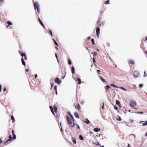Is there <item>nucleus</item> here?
<instances>
[{"instance_id": "b1692460", "label": "nucleus", "mask_w": 147, "mask_h": 147, "mask_svg": "<svg viewBox=\"0 0 147 147\" xmlns=\"http://www.w3.org/2000/svg\"><path fill=\"white\" fill-rule=\"evenodd\" d=\"M116 119L119 121H121V119L119 116H118V117Z\"/></svg>"}, {"instance_id": "4c0bfd02", "label": "nucleus", "mask_w": 147, "mask_h": 147, "mask_svg": "<svg viewBox=\"0 0 147 147\" xmlns=\"http://www.w3.org/2000/svg\"><path fill=\"white\" fill-rule=\"evenodd\" d=\"M143 84H140L139 85V87L141 88H142L143 87Z\"/></svg>"}, {"instance_id": "c03bdc74", "label": "nucleus", "mask_w": 147, "mask_h": 147, "mask_svg": "<svg viewBox=\"0 0 147 147\" xmlns=\"http://www.w3.org/2000/svg\"><path fill=\"white\" fill-rule=\"evenodd\" d=\"M96 145L98 146H100V144L99 143V142H97V144H96Z\"/></svg>"}, {"instance_id": "72a5a7b5", "label": "nucleus", "mask_w": 147, "mask_h": 147, "mask_svg": "<svg viewBox=\"0 0 147 147\" xmlns=\"http://www.w3.org/2000/svg\"><path fill=\"white\" fill-rule=\"evenodd\" d=\"M13 139L14 140H15L16 138V136L15 134H14L13 135Z\"/></svg>"}, {"instance_id": "a878e982", "label": "nucleus", "mask_w": 147, "mask_h": 147, "mask_svg": "<svg viewBox=\"0 0 147 147\" xmlns=\"http://www.w3.org/2000/svg\"><path fill=\"white\" fill-rule=\"evenodd\" d=\"M142 125L143 126H145V125H147V121H145V122L143 123L142 124Z\"/></svg>"}, {"instance_id": "0eeeda50", "label": "nucleus", "mask_w": 147, "mask_h": 147, "mask_svg": "<svg viewBox=\"0 0 147 147\" xmlns=\"http://www.w3.org/2000/svg\"><path fill=\"white\" fill-rule=\"evenodd\" d=\"M76 81L78 82V84L80 85L81 83V81L80 79L79 78H76Z\"/></svg>"}, {"instance_id": "5fc2aeb1", "label": "nucleus", "mask_w": 147, "mask_h": 147, "mask_svg": "<svg viewBox=\"0 0 147 147\" xmlns=\"http://www.w3.org/2000/svg\"><path fill=\"white\" fill-rule=\"evenodd\" d=\"M12 134V135H13L14 134H14V131L13 130H12L11 131Z\"/></svg>"}, {"instance_id": "09e8293b", "label": "nucleus", "mask_w": 147, "mask_h": 147, "mask_svg": "<svg viewBox=\"0 0 147 147\" xmlns=\"http://www.w3.org/2000/svg\"><path fill=\"white\" fill-rule=\"evenodd\" d=\"M4 1V0H0V4L2 3V2Z\"/></svg>"}, {"instance_id": "338daca9", "label": "nucleus", "mask_w": 147, "mask_h": 147, "mask_svg": "<svg viewBox=\"0 0 147 147\" xmlns=\"http://www.w3.org/2000/svg\"><path fill=\"white\" fill-rule=\"evenodd\" d=\"M2 142V140L0 139V144H1Z\"/></svg>"}, {"instance_id": "49530a36", "label": "nucleus", "mask_w": 147, "mask_h": 147, "mask_svg": "<svg viewBox=\"0 0 147 147\" xmlns=\"http://www.w3.org/2000/svg\"><path fill=\"white\" fill-rule=\"evenodd\" d=\"M93 62L94 63H96V61L95 60V59L94 57L92 58Z\"/></svg>"}, {"instance_id": "69168bd1", "label": "nucleus", "mask_w": 147, "mask_h": 147, "mask_svg": "<svg viewBox=\"0 0 147 147\" xmlns=\"http://www.w3.org/2000/svg\"><path fill=\"white\" fill-rule=\"evenodd\" d=\"M24 59L25 60H27V57L26 56V55H25V56H24Z\"/></svg>"}, {"instance_id": "2f4dec72", "label": "nucleus", "mask_w": 147, "mask_h": 147, "mask_svg": "<svg viewBox=\"0 0 147 147\" xmlns=\"http://www.w3.org/2000/svg\"><path fill=\"white\" fill-rule=\"evenodd\" d=\"M109 0H107L105 2V3L106 4H108L109 3Z\"/></svg>"}, {"instance_id": "f8f14e48", "label": "nucleus", "mask_w": 147, "mask_h": 147, "mask_svg": "<svg viewBox=\"0 0 147 147\" xmlns=\"http://www.w3.org/2000/svg\"><path fill=\"white\" fill-rule=\"evenodd\" d=\"M74 115L76 118H79V115L78 113L77 112H76L74 113Z\"/></svg>"}, {"instance_id": "9b49d317", "label": "nucleus", "mask_w": 147, "mask_h": 147, "mask_svg": "<svg viewBox=\"0 0 147 147\" xmlns=\"http://www.w3.org/2000/svg\"><path fill=\"white\" fill-rule=\"evenodd\" d=\"M100 128L98 127H96L94 129V130L95 132H98L100 131Z\"/></svg>"}, {"instance_id": "aec40b11", "label": "nucleus", "mask_w": 147, "mask_h": 147, "mask_svg": "<svg viewBox=\"0 0 147 147\" xmlns=\"http://www.w3.org/2000/svg\"><path fill=\"white\" fill-rule=\"evenodd\" d=\"M116 104L117 105H119L120 104V101L118 100H116L115 101Z\"/></svg>"}, {"instance_id": "412c9836", "label": "nucleus", "mask_w": 147, "mask_h": 147, "mask_svg": "<svg viewBox=\"0 0 147 147\" xmlns=\"http://www.w3.org/2000/svg\"><path fill=\"white\" fill-rule=\"evenodd\" d=\"M79 138L80 140H84V138L81 135H79Z\"/></svg>"}, {"instance_id": "13d9d810", "label": "nucleus", "mask_w": 147, "mask_h": 147, "mask_svg": "<svg viewBox=\"0 0 147 147\" xmlns=\"http://www.w3.org/2000/svg\"><path fill=\"white\" fill-rule=\"evenodd\" d=\"M133 87L134 88H135L136 87V85H133Z\"/></svg>"}, {"instance_id": "9d476101", "label": "nucleus", "mask_w": 147, "mask_h": 147, "mask_svg": "<svg viewBox=\"0 0 147 147\" xmlns=\"http://www.w3.org/2000/svg\"><path fill=\"white\" fill-rule=\"evenodd\" d=\"M128 62L131 65H133L135 63V62L134 61L130 59L128 60Z\"/></svg>"}, {"instance_id": "774afa93", "label": "nucleus", "mask_w": 147, "mask_h": 147, "mask_svg": "<svg viewBox=\"0 0 147 147\" xmlns=\"http://www.w3.org/2000/svg\"><path fill=\"white\" fill-rule=\"evenodd\" d=\"M145 136H147V132L146 133L145 135Z\"/></svg>"}, {"instance_id": "3c124183", "label": "nucleus", "mask_w": 147, "mask_h": 147, "mask_svg": "<svg viewBox=\"0 0 147 147\" xmlns=\"http://www.w3.org/2000/svg\"><path fill=\"white\" fill-rule=\"evenodd\" d=\"M67 114H68V115H70L71 114L70 112L69 111H68Z\"/></svg>"}, {"instance_id": "2eb2a0df", "label": "nucleus", "mask_w": 147, "mask_h": 147, "mask_svg": "<svg viewBox=\"0 0 147 147\" xmlns=\"http://www.w3.org/2000/svg\"><path fill=\"white\" fill-rule=\"evenodd\" d=\"M71 71L72 74L75 73V68L74 66H72L71 68Z\"/></svg>"}, {"instance_id": "4468645a", "label": "nucleus", "mask_w": 147, "mask_h": 147, "mask_svg": "<svg viewBox=\"0 0 147 147\" xmlns=\"http://www.w3.org/2000/svg\"><path fill=\"white\" fill-rule=\"evenodd\" d=\"M7 23L8 24V25L7 26V27H8L9 26L12 25V23L9 21L7 22Z\"/></svg>"}, {"instance_id": "680f3d73", "label": "nucleus", "mask_w": 147, "mask_h": 147, "mask_svg": "<svg viewBox=\"0 0 147 147\" xmlns=\"http://www.w3.org/2000/svg\"><path fill=\"white\" fill-rule=\"evenodd\" d=\"M6 90V89L5 88L4 89H3V92H5V91Z\"/></svg>"}, {"instance_id": "de8ad7c7", "label": "nucleus", "mask_w": 147, "mask_h": 147, "mask_svg": "<svg viewBox=\"0 0 147 147\" xmlns=\"http://www.w3.org/2000/svg\"><path fill=\"white\" fill-rule=\"evenodd\" d=\"M55 57H56V58L57 59L58 57H57V55L56 53H55Z\"/></svg>"}, {"instance_id": "473e14b6", "label": "nucleus", "mask_w": 147, "mask_h": 147, "mask_svg": "<svg viewBox=\"0 0 147 147\" xmlns=\"http://www.w3.org/2000/svg\"><path fill=\"white\" fill-rule=\"evenodd\" d=\"M11 118L12 120L15 121V119H14V117L13 115H11Z\"/></svg>"}, {"instance_id": "6e6552de", "label": "nucleus", "mask_w": 147, "mask_h": 147, "mask_svg": "<svg viewBox=\"0 0 147 147\" xmlns=\"http://www.w3.org/2000/svg\"><path fill=\"white\" fill-rule=\"evenodd\" d=\"M38 21L39 22V23H40V24H41V25L44 28H45V27L44 24H43V23H42V21H41V20H40V19L39 18H38Z\"/></svg>"}, {"instance_id": "39448f33", "label": "nucleus", "mask_w": 147, "mask_h": 147, "mask_svg": "<svg viewBox=\"0 0 147 147\" xmlns=\"http://www.w3.org/2000/svg\"><path fill=\"white\" fill-rule=\"evenodd\" d=\"M54 81L55 83L58 84H59L61 82V81L58 77H57L54 80Z\"/></svg>"}, {"instance_id": "a19ab883", "label": "nucleus", "mask_w": 147, "mask_h": 147, "mask_svg": "<svg viewBox=\"0 0 147 147\" xmlns=\"http://www.w3.org/2000/svg\"><path fill=\"white\" fill-rule=\"evenodd\" d=\"M147 76V74L146 73V71H145L144 73V77H146Z\"/></svg>"}, {"instance_id": "f3484780", "label": "nucleus", "mask_w": 147, "mask_h": 147, "mask_svg": "<svg viewBox=\"0 0 147 147\" xmlns=\"http://www.w3.org/2000/svg\"><path fill=\"white\" fill-rule=\"evenodd\" d=\"M75 107L76 109H78V110H80V104L79 103L78 104L77 106H75Z\"/></svg>"}, {"instance_id": "bb28decb", "label": "nucleus", "mask_w": 147, "mask_h": 147, "mask_svg": "<svg viewBox=\"0 0 147 147\" xmlns=\"http://www.w3.org/2000/svg\"><path fill=\"white\" fill-rule=\"evenodd\" d=\"M91 41L92 42V45H95V43L94 42V39L93 38H92L91 40Z\"/></svg>"}, {"instance_id": "20e7f679", "label": "nucleus", "mask_w": 147, "mask_h": 147, "mask_svg": "<svg viewBox=\"0 0 147 147\" xmlns=\"http://www.w3.org/2000/svg\"><path fill=\"white\" fill-rule=\"evenodd\" d=\"M136 102L135 101H132L130 103V106L132 108H134V106H136Z\"/></svg>"}, {"instance_id": "58836bf2", "label": "nucleus", "mask_w": 147, "mask_h": 147, "mask_svg": "<svg viewBox=\"0 0 147 147\" xmlns=\"http://www.w3.org/2000/svg\"><path fill=\"white\" fill-rule=\"evenodd\" d=\"M120 88L124 91H126V90L124 88L121 87Z\"/></svg>"}, {"instance_id": "e2e57ef3", "label": "nucleus", "mask_w": 147, "mask_h": 147, "mask_svg": "<svg viewBox=\"0 0 147 147\" xmlns=\"http://www.w3.org/2000/svg\"><path fill=\"white\" fill-rule=\"evenodd\" d=\"M131 135H133L134 136V137H136V135L135 134H130V136Z\"/></svg>"}, {"instance_id": "603ef678", "label": "nucleus", "mask_w": 147, "mask_h": 147, "mask_svg": "<svg viewBox=\"0 0 147 147\" xmlns=\"http://www.w3.org/2000/svg\"><path fill=\"white\" fill-rule=\"evenodd\" d=\"M51 88L54 85V84H53V83H51Z\"/></svg>"}, {"instance_id": "79ce46f5", "label": "nucleus", "mask_w": 147, "mask_h": 147, "mask_svg": "<svg viewBox=\"0 0 147 147\" xmlns=\"http://www.w3.org/2000/svg\"><path fill=\"white\" fill-rule=\"evenodd\" d=\"M114 109L116 110H117L118 109V107L116 106H114Z\"/></svg>"}, {"instance_id": "f03ea898", "label": "nucleus", "mask_w": 147, "mask_h": 147, "mask_svg": "<svg viewBox=\"0 0 147 147\" xmlns=\"http://www.w3.org/2000/svg\"><path fill=\"white\" fill-rule=\"evenodd\" d=\"M34 9L35 10L37 9L38 13H40V5L37 2H35L34 4Z\"/></svg>"}, {"instance_id": "37998d69", "label": "nucleus", "mask_w": 147, "mask_h": 147, "mask_svg": "<svg viewBox=\"0 0 147 147\" xmlns=\"http://www.w3.org/2000/svg\"><path fill=\"white\" fill-rule=\"evenodd\" d=\"M76 128L77 129H80V126L78 124L77 125Z\"/></svg>"}, {"instance_id": "c9c22d12", "label": "nucleus", "mask_w": 147, "mask_h": 147, "mask_svg": "<svg viewBox=\"0 0 147 147\" xmlns=\"http://www.w3.org/2000/svg\"><path fill=\"white\" fill-rule=\"evenodd\" d=\"M68 64L69 65H71V61L69 59H68Z\"/></svg>"}, {"instance_id": "393cba45", "label": "nucleus", "mask_w": 147, "mask_h": 147, "mask_svg": "<svg viewBox=\"0 0 147 147\" xmlns=\"http://www.w3.org/2000/svg\"><path fill=\"white\" fill-rule=\"evenodd\" d=\"M110 88V86L108 85H107L105 87V89L106 90H107L108 89H109Z\"/></svg>"}, {"instance_id": "f704fd0d", "label": "nucleus", "mask_w": 147, "mask_h": 147, "mask_svg": "<svg viewBox=\"0 0 147 147\" xmlns=\"http://www.w3.org/2000/svg\"><path fill=\"white\" fill-rule=\"evenodd\" d=\"M49 108L50 109L51 112L52 111H53V108L51 106H49Z\"/></svg>"}, {"instance_id": "7ed1b4c3", "label": "nucleus", "mask_w": 147, "mask_h": 147, "mask_svg": "<svg viewBox=\"0 0 147 147\" xmlns=\"http://www.w3.org/2000/svg\"><path fill=\"white\" fill-rule=\"evenodd\" d=\"M96 32L97 37L99 38V36L100 34V28L98 26L96 28Z\"/></svg>"}, {"instance_id": "f257e3e1", "label": "nucleus", "mask_w": 147, "mask_h": 147, "mask_svg": "<svg viewBox=\"0 0 147 147\" xmlns=\"http://www.w3.org/2000/svg\"><path fill=\"white\" fill-rule=\"evenodd\" d=\"M66 117L68 124L69 125L70 127H74L76 125L75 123H74V119L73 120L70 119V118L67 115H66Z\"/></svg>"}, {"instance_id": "4d7b16f0", "label": "nucleus", "mask_w": 147, "mask_h": 147, "mask_svg": "<svg viewBox=\"0 0 147 147\" xmlns=\"http://www.w3.org/2000/svg\"><path fill=\"white\" fill-rule=\"evenodd\" d=\"M2 86L1 84H0V92L1 91Z\"/></svg>"}, {"instance_id": "dca6fc26", "label": "nucleus", "mask_w": 147, "mask_h": 147, "mask_svg": "<svg viewBox=\"0 0 147 147\" xmlns=\"http://www.w3.org/2000/svg\"><path fill=\"white\" fill-rule=\"evenodd\" d=\"M22 63V64L23 65H26V63H25V61H24V59H23V58H22L21 59Z\"/></svg>"}, {"instance_id": "4be33fe9", "label": "nucleus", "mask_w": 147, "mask_h": 147, "mask_svg": "<svg viewBox=\"0 0 147 147\" xmlns=\"http://www.w3.org/2000/svg\"><path fill=\"white\" fill-rule=\"evenodd\" d=\"M91 54H93V56L94 57L95 56L97 55V53L96 52H91Z\"/></svg>"}, {"instance_id": "e433bc0d", "label": "nucleus", "mask_w": 147, "mask_h": 147, "mask_svg": "<svg viewBox=\"0 0 147 147\" xmlns=\"http://www.w3.org/2000/svg\"><path fill=\"white\" fill-rule=\"evenodd\" d=\"M69 116L71 117V118H70V119H72L73 120H74V117H73V115L71 114L70 115H69Z\"/></svg>"}, {"instance_id": "c756f323", "label": "nucleus", "mask_w": 147, "mask_h": 147, "mask_svg": "<svg viewBox=\"0 0 147 147\" xmlns=\"http://www.w3.org/2000/svg\"><path fill=\"white\" fill-rule=\"evenodd\" d=\"M49 32L50 34H51V35L52 36H53L52 32L51 30V29H49Z\"/></svg>"}, {"instance_id": "ea45409f", "label": "nucleus", "mask_w": 147, "mask_h": 147, "mask_svg": "<svg viewBox=\"0 0 147 147\" xmlns=\"http://www.w3.org/2000/svg\"><path fill=\"white\" fill-rule=\"evenodd\" d=\"M136 114H142L143 113V112H136Z\"/></svg>"}, {"instance_id": "c85d7f7f", "label": "nucleus", "mask_w": 147, "mask_h": 147, "mask_svg": "<svg viewBox=\"0 0 147 147\" xmlns=\"http://www.w3.org/2000/svg\"><path fill=\"white\" fill-rule=\"evenodd\" d=\"M20 55L22 57H23V56L24 57L26 55V54L25 53H22Z\"/></svg>"}, {"instance_id": "bf43d9fd", "label": "nucleus", "mask_w": 147, "mask_h": 147, "mask_svg": "<svg viewBox=\"0 0 147 147\" xmlns=\"http://www.w3.org/2000/svg\"><path fill=\"white\" fill-rule=\"evenodd\" d=\"M90 36H88V37L87 38V39L88 40H89L90 39Z\"/></svg>"}, {"instance_id": "a211bd4d", "label": "nucleus", "mask_w": 147, "mask_h": 147, "mask_svg": "<svg viewBox=\"0 0 147 147\" xmlns=\"http://www.w3.org/2000/svg\"><path fill=\"white\" fill-rule=\"evenodd\" d=\"M53 40V41L54 42V44L56 45L57 46H58V43L56 42V40H55L54 39V38H53V39H52Z\"/></svg>"}, {"instance_id": "423d86ee", "label": "nucleus", "mask_w": 147, "mask_h": 147, "mask_svg": "<svg viewBox=\"0 0 147 147\" xmlns=\"http://www.w3.org/2000/svg\"><path fill=\"white\" fill-rule=\"evenodd\" d=\"M139 73L138 71H135L133 73V76L134 78H136L139 75Z\"/></svg>"}, {"instance_id": "864d4df0", "label": "nucleus", "mask_w": 147, "mask_h": 147, "mask_svg": "<svg viewBox=\"0 0 147 147\" xmlns=\"http://www.w3.org/2000/svg\"><path fill=\"white\" fill-rule=\"evenodd\" d=\"M104 103H103V105H102V109H104Z\"/></svg>"}, {"instance_id": "8fccbe9b", "label": "nucleus", "mask_w": 147, "mask_h": 147, "mask_svg": "<svg viewBox=\"0 0 147 147\" xmlns=\"http://www.w3.org/2000/svg\"><path fill=\"white\" fill-rule=\"evenodd\" d=\"M9 141H7V140L5 142H4V144H5L8 142Z\"/></svg>"}, {"instance_id": "6ab92c4d", "label": "nucleus", "mask_w": 147, "mask_h": 147, "mask_svg": "<svg viewBox=\"0 0 147 147\" xmlns=\"http://www.w3.org/2000/svg\"><path fill=\"white\" fill-rule=\"evenodd\" d=\"M11 139H13V138L12 137L11 135H9V138L7 139V141H10Z\"/></svg>"}, {"instance_id": "0e129e2a", "label": "nucleus", "mask_w": 147, "mask_h": 147, "mask_svg": "<svg viewBox=\"0 0 147 147\" xmlns=\"http://www.w3.org/2000/svg\"><path fill=\"white\" fill-rule=\"evenodd\" d=\"M51 112H52V113L53 114V115L54 116H55V113H54V111H52Z\"/></svg>"}, {"instance_id": "6e6d98bb", "label": "nucleus", "mask_w": 147, "mask_h": 147, "mask_svg": "<svg viewBox=\"0 0 147 147\" xmlns=\"http://www.w3.org/2000/svg\"><path fill=\"white\" fill-rule=\"evenodd\" d=\"M34 76H35V79H36V78H37V74H35V75H34Z\"/></svg>"}, {"instance_id": "5701e85b", "label": "nucleus", "mask_w": 147, "mask_h": 147, "mask_svg": "<svg viewBox=\"0 0 147 147\" xmlns=\"http://www.w3.org/2000/svg\"><path fill=\"white\" fill-rule=\"evenodd\" d=\"M53 110H54V111L55 112H57V108L56 106H54L53 107Z\"/></svg>"}, {"instance_id": "7c9ffc66", "label": "nucleus", "mask_w": 147, "mask_h": 147, "mask_svg": "<svg viewBox=\"0 0 147 147\" xmlns=\"http://www.w3.org/2000/svg\"><path fill=\"white\" fill-rule=\"evenodd\" d=\"M71 138L72 139V140H73V143L74 144H76V140H75L72 137Z\"/></svg>"}, {"instance_id": "a18cd8bd", "label": "nucleus", "mask_w": 147, "mask_h": 147, "mask_svg": "<svg viewBox=\"0 0 147 147\" xmlns=\"http://www.w3.org/2000/svg\"><path fill=\"white\" fill-rule=\"evenodd\" d=\"M54 89L55 90H57V86L56 85H55L54 86Z\"/></svg>"}, {"instance_id": "ddd939ff", "label": "nucleus", "mask_w": 147, "mask_h": 147, "mask_svg": "<svg viewBox=\"0 0 147 147\" xmlns=\"http://www.w3.org/2000/svg\"><path fill=\"white\" fill-rule=\"evenodd\" d=\"M99 77L100 79L102 82H106V80L104 79L102 76H99Z\"/></svg>"}, {"instance_id": "cd10ccee", "label": "nucleus", "mask_w": 147, "mask_h": 147, "mask_svg": "<svg viewBox=\"0 0 147 147\" xmlns=\"http://www.w3.org/2000/svg\"><path fill=\"white\" fill-rule=\"evenodd\" d=\"M110 86L114 87H115L116 88H117V87L114 84H110Z\"/></svg>"}, {"instance_id": "052dcab7", "label": "nucleus", "mask_w": 147, "mask_h": 147, "mask_svg": "<svg viewBox=\"0 0 147 147\" xmlns=\"http://www.w3.org/2000/svg\"><path fill=\"white\" fill-rule=\"evenodd\" d=\"M19 53L20 54V55L22 53V52H21V51L20 50L19 51Z\"/></svg>"}, {"instance_id": "1a4fd4ad", "label": "nucleus", "mask_w": 147, "mask_h": 147, "mask_svg": "<svg viewBox=\"0 0 147 147\" xmlns=\"http://www.w3.org/2000/svg\"><path fill=\"white\" fill-rule=\"evenodd\" d=\"M83 122L87 124H88L90 123V121L87 118L85 119Z\"/></svg>"}]
</instances>
